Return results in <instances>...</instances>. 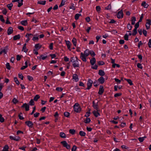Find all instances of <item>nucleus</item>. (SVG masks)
<instances>
[{"label":"nucleus","instance_id":"obj_16","mask_svg":"<svg viewBox=\"0 0 151 151\" xmlns=\"http://www.w3.org/2000/svg\"><path fill=\"white\" fill-rule=\"evenodd\" d=\"M98 111V110H97V111L95 110L93 111V114L96 117H97L100 115V114Z\"/></svg>","mask_w":151,"mask_h":151},{"label":"nucleus","instance_id":"obj_4","mask_svg":"<svg viewBox=\"0 0 151 151\" xmlns=\"http://www.w3.org/2000/svg\"><path fill=\"white\" fill-rule=\"evenodd\" d=\"M61 143L63 145V146L66 147L68 149H69L70 148V146L65 141H63L61 142Z\"/></svg>","mask_w":151,"mask_h":151},{"label":"nucleus","instance_id":"obj_7","mask_svg":"<svg viewBox=\"0 0 151 151\" xmlns=\"http://www.w3.org/2000/svg\"><path fill=\"white\" fill-rule=\"evenodd\" d=\"M123 14L122 11L121 10L119 12L117 15V17L118 18L120 19L123 17Z\"/></svg>","mask_w":151,"mask_h":151},{"label":"nucleus","instance_id":"obj_30","mask_svg":"<svg viewBox=\"0 0 151 151\" xmlns=\"http://www.w3.org/2000/svg\"><path fill=\"white\" fill-rule=\"evenodd\" d=\"M60 136L63 138H66V135L63 132H61L60 134Z\"/></svg>","mask_w":151,"mask_h":151},{"label":"nucleus","instance_id":"obj_38","mask_svg":"<svg viewBox=\"0 0 151 151\" xmlns=\"http://www.w3.org/2000/svg\"><path fill=\"white\" fill-rule=\"evenodd\" d=\"M41 47V46L39 44H37L35 45V47L36 49H39Z\"/></svg>","mask_w":151,"mask_h":151},{"label":"nucleus","instance_id":"obj_15","mask_svg":"<svg viewBox=\"0 0 151 151\" xmlns=\"http://www.w3.org/2000/svg\"><path fill=\"white\" fill-rule=\"evenodd\" d=\"M96 62V60L94 58H92L90 60V63L92 65H93Z\"/></svg>","mask_w":151,"mask_h":151},{"label":"nucleus","instance_id":"obj_31","mask_svg":"<svg viewBox=\"0 0 151 151\" xmlns=\"http://www.w3.org/2000/svg\"><path fill=\"white\" fill-rule=\"evenodd\" d=\"M21 24L23 25L26 26L27 24V20H23L21 22Z\"/></svg>","mask_w":151,"mask_h":151},{"label":"nucleus","instance_id":"obj_5","mask_svg":"<svg viewBox=\"0 0 151 151\" xmlns=\"http://www.w3.org/2000/svg\"><path fill=\"white\" fill-rule=\"evenodd\" d=\"M87 57L85 55H84V53L83 52L81 53V55L80 56V58L84 62H86V57Z\"/></svg>","mask_w":151,"mask_h":151},{"label":"nucleus","instance_id":"obj_34","mask_svg":"<svg viewBox=\"0 0 151 151\" xmlns=\"http://www.w3.org/2000/svg\"><path fill=\"white\" fill-rule=\"evenodd\" d=\"M69 132L72 134H74L75 132V130L74 129H70L69 130Z\"/></svg>","mask_w":151,"mask_h":151},{"label":"nucleus","instance_id":"obj_62","mask_svg":"<svg viewBox=\"0 0 151 151\" xmlns=\"http://www.w3.org/2000/svg\"><path fill=\"white\" fill-rule=\"evenodd\" d=\"M137 67H138V68L141 69H142V65L140 63H138L137 64Z\"/></svg>","mask_w":151,"mask_h":151},{"label":"nucleus","instance_id":"obj_22","mask_svg":"<svg viewBox=\"0 0 151 151\" xmlns=\"http://www.w3.org/2000/svg\"><path fill=\"white\" fill-rule=\"evenodd\" d=\"M46 1H38L37 4L42 5H45L46 4Z\"/></svg>","mask_w":151,"mask_h":151},{"label":"nucleus","instance_id":"obj_11","mask_svg":"<svg viewBox=\"0 0 151 151\" xmlns=\"http://www.w3.org/2000/svg\"><path fill=\"white\" fill-rule=\"evenodd\" d=\"M10 138L11 140H13L16 141H18L19 140L20 138L19 137H15L10 136Z\"/></svg>","mask_w":151,"mask_h":151},{"label":"nucleus","instance_id":"obj_43","mask_svg":"<svg viewBox=\"0 0 151 151\" xmlns=\"http://www.w3.org/2000/svg\"><path fill=\"white\" fill-rule=\"evenodd\" d=\"M89 53L92 56H94L96 55L95 53L93 50H89Z\"/></svg>","mask_w":151,"mask_h":151},{"label":"nucleus","instance_id":"obj_58","mask_svg":"<svg viewBox=\"0 0 151 151\" xmlns=\"http://www.w3.org/2000/svg\"><path fill=\"white\" fill-rule=\"evenodd\" d=\"M6 67L7 69L9 70H10V64L9 63H7L6 64Z\"/></svg>","mask_w":151,"mask_h":151},{"label":"nucleus","instance_id":"obj_1","mask_svg":"<svg viewBox=\"0 0 151 151\" xmlns=\"http://www.w3.org/2000/svg\"><path fill=\"white\" fill-rule=\"evenodd\" d=\"M80 61V60H78L77 57H76V59L73 58L72 57L70 59V61L72 63V65L73 67L75 68L76 67H79V65L78 63V61Z\"/></svg>","mask_w":151,"mask_h":151},{"label":"nucleus","instance_id":"obj_8","mask_svg":"<svg viewBox=\"0 0 151 151\" xmlns=\"http://www.w3.org/2000/svg\"><path fill=\"white\" fill-rule=\"evenodd\" d=\"M104 91V89L103 86H100L98 92V93L100 95H101L103 93Z\"/></svg>","mask_w":151,"mask_h":151},{"label":"nucleus","instance_id":"obj_42","mask_svg":"<svg viewBox=\"0 0 151 151\" xmlns=\"http://www.w3.org/2000/svg\"><path fill=\"white\" fill-rule=\"evenodd\" d=\"M145 137H140L138 138V140L140 142H142L144 141V138Z\"/></svg>","mask_w":151,"mask_h":151},{"label":"nucleus","instance_id":"obj_13","mask_svg":"<svg viewBox=\"0 0 151 151\" xmlns=\"http://www.w3.org/2000/svg\"><path fill=\"white\" fill-rule=\"evenodd\" d=\"M98 81L101 84H102L104 83V78L103 77L101 76L98 79Z\"/></svg>","mask_w":151,"mask_h":151},{"label":"nucleus","instance_id":"obj_6","mask_svg":"<svg viewBox=\"0 0 151 151\" xmlns=\"http://www.w3.org/2000/svg\"><path fill=\"white\" fill-rule=\"evenodd\" d=\"M25 124L30 128L32 127L33 125L32 122L31 121H27L25 122Z\"/></svg>","mask_w":151,"mask_h":151},{"label":"nucleus","instance_id":"obj_28","mask_svg":"<svg viewBox=\"0 0 151 151\" xmlns=\"http://www.w3.org/2000/svg\"><path fill=\"white\" fill-rule=\"evenodd\" d=\"M124 80L126 81L129 84V85L131 86L133 85V84L132 82V81L131 79H127L126 78H124Z\"/></svg>","mask_w":151,"mask_h":151},{"label":"nucleus","instance_id":"obj_19","mask_svg":"<svg viewBox=\"0 0 151 151\" xmlns=\"http://www.w3.org/2000/svg\"><path fill=\"white\" fill-rule=\"evenodd\" d=\"M20 38V36L19 34L15 35L13 37V39L14 40H19Z\"/></svg>","mask_w":151,"mask_h":151},{"label":"nucleus","instance_id":"obj_23","mask_svg":"<svg viewBox=\"0 0 151 151\" xmlns=\"http://www.w3.org/2000/svg\"><path fill=\"white\" fill-rule=\"evenodd\" d=\"M33 35L31 34H27L25 35V37H27V38L30 39L32 37Z\"/></svg>","mask_w":151,"mask_h":151},{"label":"nucleus","instance_id":"obj_61","mask_svg":"<svg viewBox=\"0 0 151 151\" xmlns=\"http://www.w3.org/2000/svg\"><path fill=\"white\" fill-rule=\"evenodd\" d=\"M12 101L14 104H16L18 102V101L15 98H14L13 99Z\"/></svg>","mask_w":151,"mask_h":151},{"label":"nucleus","instance_id":"obj_33","mask_svg":"<svg viewBox=\"0 0 151 151\" xmlns=\"http://www.w3.org/2000/svg\"><path fill=\"white\" fill-rule=\"evenodd\" d=\"M81 16V14H76L75 16V18L76 20H77L78 19L80 16Z\"/></svg>","mask_w":151,"mask_h":151},{"label":"nucleus","instance_id":"obj_55","mask_svg":"<svg viewBox=\"0 0 151 151\" xmlns=\"http://www.w3.org/2000/svg\"><path fill=\"white\" fill-rule=\"evenodd\" d=\"M98 64L99 65H103L104 64V62L102 61H99L98 62Z\"/></svg>","mask_w":151,"mask_h":151},{"label":"nucleus","instance_id":"obj_41","mask_svg":"<svg viewBox=\"0 0 151 151\" xmlns=\"http://www.w3.org/2000/svg\"><path fill=\"white\" fill-rule=\"evenodd\" d=\"M14 81L18 85H19V81L18 80V79L17 77H15L14 78Z\"/></svg>","mask_w":151,"mask_h":151},{"label":"nucleus","instance_id":"obj_63","mask_svg":"<svg viewBox=\"0 0 151 151\" xmlns=\"http://www.w3.org/2000/svg\"><path fill=\"white\" fill-rule=\"evenodd\" d=\"M124 38L125 40H128V36L127 34H126L124 36Z\"/></svg>","mask_w":151,"mask_h":151},{"label":"nucleus","instance_id":"obj_35","mask_svg":"<svg viewBox=\"0 0 151 151\" xmlns=\"http://www.w3.org/2000/svg\"><path fill=\"white\" fill-rule=\"evenodd\" d=\"M13 4L12 3L9 4L7 5V7L9 10H11L12 7L13 6Z\"/></svg>","mask_w":151,"mask_h":151},{"label":"nucleus","instance_id":"obj_9","mask_svg":"<svg viewBox=\"0 0 151 151\" xmlns=\"http://www.w3.org/2000/svg\"><path fill=\"white\" fill-rule=\"evenodd\" d=\"M21 107H24L26 111H29V106L26 103L24 104Z\"/></svg>","mask_w":151,"mask_h":151},{"label":"nucleus","instance_id":"obj_37","mask_svg":"<svg viewBox=\"0 0 151 151\" xmlns=\"http://www.w3.org/2000/svg\"><path fill=\"white\" fill-rule=\"evenodd\" d=\"M91 121V120L90 118H87L86 120L84 121V122L85 123L87 124L89 123Z\"/></svg>","mask_w":151,"mask_h":151},{"label":"nucleus","instance_id":"obj_40","mask_svg":"<svg viewBox=\"0 0 151 151\" xmlns=\"http://www.w3.org/2000/svg\"><path fill=\"white\" fill-rule=\"evenodd\" d=\"M137 33V29H134L133 30V33L132 35L133 36L135 35Z\"/></svg>","mask_w":151,"mask_h":151},{"label":"nucleus","instance_id":"obj_27","mask_svg":"<svg viewBox=\"0 0 151 151\" xmlns=\"http://www.w3.org/2000/svg\"><path fill=\"white\" fill-rule=\"evenodd\" d=\"M7 52V50L5 49H2L0 50V54H2L3 53H4V54H5L6 53V52Z\"/></svg>","mask_w":151,"mask_h":151},{"label":"nucleus","instance_id":"obj_12","mask_svg":"<svg viewBox=\"0 0 151 151\" xmlns=\"http://www.w3.org/2000/svg\"><path fill=\"white\" fill-rule=\"evenodd\" d=\"M13 31V29L12 27H9L7 30V34L8 35H10L12 33Z\"/></svg>","mask_w":151,"mask_h":151},{"label":"nucleus","instance_id":"obj_14","mask_svg":"<svg viewBox=\"0 0 151 151\" xmlns=\"http://www.w3.org/2000/svg\"><path fill=\"white\" fill-rule=\"evenodd\" d=\"M73 79L75 80L76 82L78 81V78L77 75L76 74H74L73 75Z\"/></svg>","mask_w":151,"mask_h":151},{"label":"nucleus","instance_id":"obj_64","mask_svg":"<svg viewBox=\"0 0 151 151\" xmlns=\"http://www.w3.org/2000/svg\"><path fill=\"white\" fill-rule=\"evenodd\" d=\"M148 45L150 48H151V40L150 39L148 42Z\"/></svg>","mask_w":151,"mask_h":151},{"label":"nucleus","instance_id":"obj_17","mask_svg":"<svg viewBox=\"0 0 151 151\" xmlns=\"http://www.w3.org/2000/svg\"><path fill=\"white\" fill-rule=\"evenodd\" d=\"M26 44H24L22 49V51H23L24 52H26L28 51L27 49L26 48Z\"/></svg>","mask_w":151,"mask_h":151},{"label":"nucleus","instance_id":"obj_46","mask_svg":"<svg viewBox=\"0 0 151 151\" xmlns=\"http://www.w3.org/2000/svg\"><path fill=\"white\" fill-rule=\"evenodd\" d=\"M29 104L30 105L32 106L34 105L35 103L33 100L31 99L29 102Z\"/></svg>","mask_w":151,"mask_h":151},{"label":"nucleus","instance_id":"obj_25","mask_svg":"<svg viewBox=\"0 0 151 151\" xmlns=\"http://www.w3.org/2000/svg\"><path fill=\"white\" fill-rule=\"evenodd\" d=\"M66 44L68 49H70L71 45V43L69 41H66Z\"/></svg>","mask_w":151,"mask_h":151},{"label":"nucleus","instance_id":"obj_50","mask_svg":"<svg viewBox=\"0 0 151 151\" xmlns=\"http://www.w3.org/2000/svg\"><path fill=\"white\" fill-rule=\"evenodd\" d=\"M0 20L3 22H5V20L3 18V16L2 15H0Z\"/></svg>","mask_w":151,"mask_h":151},{"label":"nucleus","instance_id":"obj_32","mask_svg":"<svg viewBox=\"0 0 151 151\" xmlns=\"http://www.w3.org/2000/svg\"><path fill=\"white\" fill-rule=\"evenodd\" d=\"M72 42L74 45L75 46H76V42H77V40L75 38H73L72 40Z\"/></svg>","mask_w":151,"mask_h":151},{"label":"nucleus","instance_id":"obj_21","mask_svg":"<svg viewBox=\"0 0 151 151\" xmlns=\"http://www.w3.org/2000/svg\"><path fill=\"white\" fill-rule=\"evenodd\" d=\"M98 74L101 76H103L105 75L104 71L101 70H99Z\"/></svg>","mask_w":151,"mask_h":151},{"label":"nucleus","instance_id":"obj_29","mask_svg":"<svg viewBox=\"0 0 151 151\" xmlns=\"http://www.w3.org/2000/svg\"><path fill=\"white\" fill-rule=\"evenodd\" d=\"M9 147L8 145H5L2 151H8Z\"/></svg>","mask_w":151,"mask_h":151},{"label":"nucleus","instance_id":"obj_47","mask_svg":"<svg viewBox=\"0 0 151 151\" xmlns=\"http://www.w3.org/2000/svg\"><path fill=\"white\" fill-rule=\"evenodd\" d=\"M70 115V113L68 112H65L64 113V115L65 116L68 117Z\"/></svg>","mask_w":151,"mask_h":151},{"label":"nucleus","instance_id":"obj_36","mask_svg":"<svg viewBox=\"0 0 151 151\" xmlns=\"http://www.w3.org/2000/svg\"><path fill=\"white\" fill-rule=\"evenodd\" d=\"M80 135L82 136H84L86 135V133L83 131H80L79 132Z\"/></svg>","mask_w":151,"mask_h":151},{"label":"nucleus","instance_id":"obj_26","mask_svg":"<svg viewBox=\"0 0 151 151\" xmlns=\"http://www.w3.org/2000/svg\"><path fill=\"white\" fill-rule=\"evenodd\" d=\"M132 19L131 20V24L132 25H134L135 23V21L136 20V18L134 17H132Z\"/></svg>","mask_w":151,"mask_h":151},{"label":"nucleus","instance_id":"obj_49","mask_svg":"<svg viewBox=\"0 0 151 151\" xmlns=\"http://www.w3.org/2000/svg\"><path fill=\"white\" fill-rule=\"evenodd\" d=\"M4 119L2 117V115L0 114V122H3L4 121Z\"/></svg>","mask_w":151,"mask_h":151},{"label":"nucleus","instance_id":"obj_60","mask_svg":"<svg viewBox=\"0 0 151 151\" xmlns=\"http://www.w3.org/2000/svg\"><path fill=\"white\" fill-rule=\"evenodd\" d=\"M27 78L29 81H32L33 80V78L32 76H27Z\"/></svg>","mask_w":151,"mask_h":151},{"label":"nucleus","instance_id":"obj_52","mask_svg":"<svg viewBox=\"0 0 151 151\" xmlns=\"http://www.w3.org/2000/svg\"><path fill=\"white\" fill-rule=\"evenodd\" d=\"M96 9L98 12H99L101 9V7L100 6H97L96 7Z\"/></svg>","mask_w":151,"mask_h":151},{"label":"nucleus","instance_id":"obj_51","mask_svg":"<svg viewBox=\"0 0 151 151\" xmlns=\"http://www.w3.org/2000/svg\"><path fill=\"white\" fill-rule=\"evenodd\" d=\"M74 4H71V6H70L69 8L70 9H72L74 10L75 9V7H74Z\"/></svg>","mask_w":151,"mask_h":151},{"label":"nucleus","instance_id":"obj_59","mask_svg":"<svg viewBox=\"0 0 151 151\" xmlns=\"http://www.w3.org/2000/svg\"><path fill=\"white\" fill-rule=\"evenodd\" d=\"M77 149V147L76 146L74 145L73 146L72 149L71 151H76V149Z\"/></svg>","mask_w":151,"mask_h":151},{"label":"nucleus","instance_id":"obj_3","mask_svg":"<svg viewBox=\"0 0 151 151\" xmlns=\"http://www.w3.org/2000/svg\"><path fill=\"white\" fill-rule=\"evenodd\" d=\"M93 83V81H91L90 79H88L87 81V87L86 88L87 89H89L92 86Z\"/></svg>","mask_w":151,"mask_h":151},{"label":"nucleus","instance_id":"obj_44","mask_svg":"<svg viewBox=\"0 0 151 151\" xmlns=\"http://www.w3.org/2000/svg\"><path fill=\"white\" fill-rule=\"evenodd\" d=\"M111 9V4H109V5L105 8L106 10H110Z\"/></svg>","mask_w":151,"mask_h":151},{"label":"nucleus","instance_id":"obj_20","mask_svg":"<svg viewBox=\"0 0 151 151\" xmlns=\"http://www.w3.org/2000/svg\"><path fill=\"white\" fill-rule=\"evenodd\" d=\"M142 6H144L145 8H147L149 6V5L146 4V2L145 1H143L141 4Z\"/></svg>","mask_w":151,"mask_h":151},{"label":"nucleus","instance_id":"obj_2","mask_svg":"<svg viewBox=\"0 0 151 151\" xmlns=\"http://www.w3.org/2000/svg\"><path fill=\"white\" fill-rule=\"evenodd\" d=\"M74 109L77 112H80L81 111V108L78 103H76L74 105Z\"/></svg>","mask_w":151,"mask_h":151},{"label":"nucleus","instance_id":"obj_57","mask_svg":"<svg viewBox=\"0 0 151 151\" xmlns=\"http://www.w3.org/2000/svg\"><path fill=\"white\" fill-rule=\"evenodd\" d=\"M127 28L129 30H131L132 28V27L130 23H128L127 24Z\"/></svg>","mask_w":151,"mask_h":151},{"label":"nucleus","instance_id":"obj_45","mask_svg":"<svg viewBox=\"0 0 151 151\" xmlns=\"http://www.w3.org/2000/svg\"><path fill=\"white\" fill-rule=\"evenodd\" d=\"M65 0H62L61 3L60 5H59V7H60L63 6L65 4Z\"/></svg>","mask_w":151,"mask_h":151},{"label":"nucleus","instance_id":"obj_54","mask_svg":"<svg viewBox=\"0 0 151 151\" xmlns=\"http://www.w3.org/2000/svg\"><path fill=\"white\" fill-rule=\"evenodd\" d=\"M18 76L19 78H21L22 80H23V76L21 73H19L18 74Z\"/></svg>","mask_w":151,"mask_h":151},{"label":"nucleus","instance_id":"obj_53","mask_svg":"<svg viewBox=\"0 0 151 151\" xmlns=\"http://www.w3.org/2000/svg\"><path fill=\"white\" fill-rule=\"evenodd\" d=\"M139 22H138L135 25L134 29H137V28L139 27Z\"/></svg>","mask_w":151,"mask_h":151},{"label":"nucleus","instance_id":"obj_48","mask_svg":"<svg viewBox=\"0 0 151 151\" xmlns=\"http://www.w3.org/2000/svg\"><path fill=\"white\" fill-rule=\"evenodd\" d=\"M56 90L58 91H63V88L61 87H58L56 88Z\"/></svg>","mask_w":151,"mask_h":151},{"label":"nucleus","instance_id":"obj_39","mask_svg":"<svg viewBox=\"0 0 151 151\" xmlns=\"http://www.w3.org/2000/svg\"><path fill=\"white\" fill-rule=\"evenodd\" d=\"M39 98V96L38 95H37L35 96L34 98V100L35 101H37Z\"/></svg>","mask_w":151,"mask_h":151},{"label":"nucleus","instance_id":"obj_24","mask_svg":"<svg viewBox=\"0 0 151 151\" xmlns=\"http://www.w3.org/2000/svg\"><path fill=\"white\" fill-rule=\"evenodd\" d=\"M38 35H34V37L32 40L33 41H35L36 40H38Z\"/></svg>","mask_w":151,"mask_h":151},{"label":"nucleus","instance_id":"obj_18","mask_svg":"<svg viewBox=\"0 0 151 151\" xmlns=\"http://www.w3.org/2000/svg\"><path fill=\"white\" fill-rule=\"evenodd\" d=\"M83 53L84 55L87 57L90 54L89 50L88 49H86L84 51Z\"/></svg>","mask_w":151,"mask_h":151},{"label":"nucleus","instance_id":"obj_10","mask_svg":"<svg viewBox=\"0 0 151 151\" xmlns=\"http://www.w3.org/2000/svg\"><path fill=\"white\" fill-rule=\"evenodd\" d=\"M97 102L96 104L95 103L94 101H93V106L94 109H95L96 110L98 111V109H99V108L98 107V105Z\"/></svg>","mask_w":151,"mask_h":151},{"label":"nucleus","instance_id":"obj_56","mask_svg":"<svg viewBox=\"0 0 151 151\" xmlns=\"http://www.w3.org/2000/svg\"><path fill=\"white\" fill-rule=\"evenodd\" d=\"M22 113H20L18 115V116L19 117V119H21V120H22L23 119H24V118L21 115H22Z\"/></svg>","mask_w":151,"mask_h":151}]
</instances>
